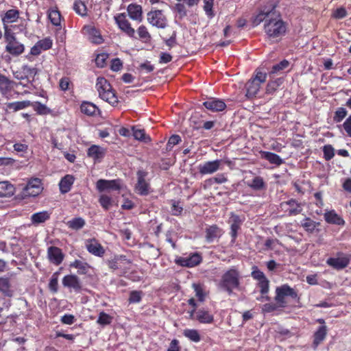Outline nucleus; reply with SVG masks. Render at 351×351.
I'll return each mask as SVG.
<instances>
[{
    "label": "nucleus",
    "instance_id": "obj_1",
    "mask_svg": "<svg viewBox=\"0 0 351 351\" xmlns=\"http://www.w3.org/2000/svg\"><path fill=\"white\" fill-rule=\"evenodd\" d=\"M241 273L238 268L232 266L226 270L219 282V289L226 292L229 295L233 293L234 289L239 290L241 286Z\"/></svg>",
    "mask_w": 351,
    "mask_h": 351
},
{
    "label": "nucleus",
    "instance_id": "obj_2",
    "mask_svg": "<svg viewBox=\"0 0 351 351\" xmlns=\"http://www.w3.org/2000/svg\"><path fill=\"white\" fill-rule=\"evenodd\" d=\"M275 15L264 24V31L270 38L282 36L287 32V23L282 21L280 13L276 11Z\"/></svg>",
    "mask_w": 351,
    "mask_h": 351
},
{
    "label": "nucleus",
    "instance_id": "obj_3",
    "mask_svg": "<svg viewBox=\"0 0 351 351\" xmlns=\"http://www.w3.org/2000/svg\"><path fill=\"white\" fill-rule=\"evenodd\" d=\"M96 88L101 99L113 106L118 104V98L114 90H112L111 85L104 77H99L97 78Z\"/></svg>",
    "mask_w": 351,
    "mask_h": 351
},
{
    "label": "nucleus",
    "instance_id": "obj_4",
    "mask_svg": "<svg viewBox=\"0 0 351 351\" xmlns=\"http://www.w3.org/2000/svg\"><path fill=\"white\" fill-rule=\"evenodd\" d=\"M276 5L272 1L267 2L264 5L259 8L257 14L254 16L252 19V23L254 26H257L261 23L270 19L271 17L275 16L276 12Z\"/></svg>",
    "mask_w": 351,
    "mask_h": 351
},
{
    "label": "nucleus",
    "instance_id": "obj_5",
    "mask_svg": "<svg viewBox=\"0 0 351 351\" xmlns=\"http://www.w3.org/2000/svg\"><path fill=\"white\" fill-rule=\"evenodd\" d=\"M148 172L141 169L136 172V183L134 186V191L141 196H147L152 192L151 185L146 180Z\"/></svg>",
    "mask_w": 351,
    "mask_h": 351
},
{
    "label": "nucleus",
    "instance_id": "obj_6",
    "mask_svg": "<svg viewBox=\"0 0 351 351\" xmlns=\"http://www.w3.org/2000/svg\"><path fill=\"white\" fill-rule=\"evenodd\" d=\"M285 297H290L294 300L298 298L297 291L288 284H284L276 288L274 300L280 307L286 306Z\"/></svg>",
    "mask_w": 351,
    "mask_h": 351
},
{
    "label": "nucleus",
    "instance_id": "obj_7",
    "mask_svg": "<svg viewBox=\"0 0 351 351\" xmlns=\"http://www.w3.org/2000/svg\"><path fill=\"white\" fill-rule=\"evenodd\" d=\"M147 21L151 25L158 29H165L168 26V20L162 10L152 8L147 14Z\"/></svg>",
    "mask_w": 351,
    "mask_h": 351
},
{
    "label": "nucleus",
    "instance_id": "obj_8",
    "mask_svg": "<svg viewBox=\"0 0 351 351\" xmlns=\"http://www.w3.org/2000/svg\"><path fill=\"white\" fill-rule=\"evenodd\" d=\"M245 218L243 215H239L232 212L230 213L228 223L230 226V235L231 237V243H234L238 236V232L244 222Z\"/></svg>",
    "mask_w": 351,
    "mask_h": 351
},
{
    "label": "nucleus",
    "instance_id": "obj_9",
    "mask_svg": "<svg viewBox=\"0 0 351 351\" xmlns=\"http://www.w3.org/2000/svg\"><path fill=\"white\" fill-rule=\"evenodd\" d=\"M337 257H330L326 260V264L332 268L339 271L348 266L351 261V256L338 252Z\"/></svg>",
    "mask_w": 351,
    "mask_h": 351
},
{
    "label": "nucleus",
    "instance_id": "obj_10",
    "mask_svg": "<svg viewBox=\"0 0 351 351\" xmlns=\"http://www.w3.org/2000/svg\"><path fill=\"white\" fill-rule=\"evenodd\" d=\"M114 19L119 28L124 32L128 36L132 38H136L135 36V30L131 27V24L126 19L125 13H119L114 16Z\"/></svg>",
    "mask_w": 351,
    "mask_h": 351
},
{
    "label": "nucleus",
    "instance_id": "obj_11",
    "mask_svg": "<svg viewBox=\"0 0 351 351\" xmlns=\"http://www.w3.org/2000/svg\"><path fill=\"white\" fill-rule=\"evenodd\" d=\"M202 261L201 255L197 253H192L187 256H179L175 259L176 265L185 267H193L198 265Z\"/></svg>",
    "mask_w": 351,
    "mask_h": 351
},
{
    "label": "nucleus",
    "instance_id": "obj_12",
    "mask_svg": "<svg viewBox=\"0 0 351 351\" xmlns=\"http://www.w3.org/2000/svg\"><path fill=\"white\" fill-rule=\"evenodd\" d=\"M43 189L41 180L37 178H32L23 189V194L25 197H36Z\"/></svg>",
    "mask_w": 351,
    "mask_h": 351
},
{
    "label": "nucleus",
    "instance_id": "obj_13",
    "mask_svg": "<svg viewBox=\"0 0 351 351\" xmlns=\"http://www.w3.org/2000/svg\"><path fill=\"white\" fill-rule=\"evenodd\" d=\"M121 180L99 179L96 182V189L99 192L106 191H119L121 189Z\"/></svg>",
    "mask_w": 351,
    "mask_h": 351
},
{
    "label": "nucleus",
    "instance_id": "obj_14",
    "mask_svg": "<svg viewBox=\"0 0 351 351\" xmlns=\"http://www.w3.org/2000/svg\"><path fill=\"white\" fill-rule=\"evenodd\" d=\"M221 160H215L201 163L198 165V170L200 174L207 175L212 174L220 169Z\"/></svg>",
    "mask_w": 351,
    "mask_h": 351
},
{
    "label": "nucleus",
    "instance_id": "obj_15",
    "mask_svg": "<svg viewBox=\"0 0 351 351\" xmlns=\"http://www.w3.org/2000/svg\"><path fill=\"white\" fill-rule=\"evenodd\" d=\"M280 207L288 213L289 216H295L302 211L301 204L295 199H290L280 204Z\"/></svg>",
    "mask_w": 351,
    "mask_h": 351
},
{
    "label": "nucleus",
    "instance_id": "obj_16",
    "mask_svg": "<svg viewBox=\"0 0 351 351\" xmlns=\"http://www.w3.org/2000/svg\"><path fill=\"white\" fill-rule=\"evenodd\" d=\"M203 106L212 112H221L226 108V104L221 99L209 97L203 102Z\"/></svg>",
    "mask_w": 351,
    "mask_h": 351
},
{
    "label": "nucleus",
    "instance_id": "obj_17",
    "mask_svg": "<svg viewBox=\"0 0 351 351\" xmlns=\"http://www.w3.org/2000/svg\"><path fill=\"white\" fill-rule=\"evenodd\" d=\"M106 263L110 269L123 271V265L131 264L132 261L128 259L125 255H114L113 258L108 260Z\"/></svg>",
    "mask_w": 351,
    "mask_h": 351
},
{
    "label": "nucleus",
    "instance_id": "obj_18",
    "mask_svg": "<svg viewBox=\"0 0 351 351\" xmlns=\"http://www.w3.org/2000/svg\"><path fill=\"white\" fill-rule=\"evenodd\" d=\"M85 245L87 251L95 256L102 257L105 254L104 247L95 239H87Z\"/></svg>",
    "mask_w": 351,
    "mask_h": 351
},
{
    "label": "nucleus",
    "instance_id": "obj_19",
    "mask_svg": "<svg viewBox=\"0 0 351 351\" xmlns=\"http://www.w3.org/2000/svg\"><path fill=\"white\" fill-rule=\"evenodd\" d=\"M62 285L65 287L73 289L77 293L82 289L80 278L74 274L66 275L62 279Z\"/></svg>",
    "mask_w": 351,
    "mask_h": 351
},
{
    "label": "nucleus",
    "instance_id": "obj_20",
    "mask_svg": "<svg viewBox=\"0 0 351 351\" xmlns=\"http://www.w3.org/2000/svg\"><path fill=\"white\" fill-rule=\"evenodd\" d=\"M47 256L51 263L56 265H59L63 261L64 255L60 248L51 246L47 249Z\"/></svg>",
    "mask_w": 351,
    "mask_h": 351
},
{
    "label": "nucleus",
    "instance_id": "obj_21",
    "mask_svg": "<svg viewBox=\"0 0 351 351\" xmlns=\"http://www.w3.org/2000/svg\"><path fill=\"white\" fill-rule=\"evenodd\" d=\"M106 149L99 145H93L88 148L87 156L98 162L105 156Z\"/></svg>",
    "mask_w": 351,
    "mask_h": 351
},
{
    "label": "nucleus",
    "instance_id": "obj_22",
    "mask_svg": "<svg viewBox=\"0 0 351 351\" xmlns=\"http://www.w3.org/2000/svg\"><path fill=\"white\" fill-rule=\"evenodd\" d=\"M81 112L89 117H95L101 114L99 108L93 103L84 101L80 105Z\"/></svg>",
    "mask_w": 351,
    "mask_h": 351
},
{
    "label": "nucleus",
    "instance_id": "obj_23",
    "mask_svg": "<svg viewBox=\"0 0 351 351\" xmlns=\"http://www.w3.org/2000/svg\"><path fill=\"white\" fill-rule=\"evenodd\" d=\"M327 326L326 325L319 326L313 334V341L312 348L316 350L318 346L325 339L327 335Z\"/></svg>",
    "mask_w": 351,
    "mask_h": 351
},
{
    "label": "nucleus",
    "instance_id": "obj_24",
    "mask_svg": "<svg viewBox=\"0 0 351 351\" xmlns=\"http://www.w3.org/2000/svg\"><path fill=\"white\" fill-rule=\"evenodd\" d=\"M128 16L132 20L141 22L143 17V10L140 5L136 3H130L127 8Z\"/></svg>",
    "mask_w": 351,
    "mask_h": 351
},
{
    "label": "nucleus",
    "instance_id": "obj_25",
    "mask_svg": "<svg viewBox=\"0 0 351 351\" xmlns=\"http://www.w3.org/2000/svg\"><path fill=\"white\" fill-rule=\"evenodd\" d=\"M261 158L267 160L269 163L280 166L285 162L284 160L278 154L267 151L260 152Z\"/></svg>",
    "mask_w": 351,
    "mask_h": 351
},
{
    "label": "nucleus",
    "instance_id": "obj_26",
    "mask_svg": "<svg viewBox=\"0 0 351 351\" xmlns=\"http://www.w3.org/2000/svg\"><path fill=\"white\" fill-rule=\"evenodd\" d=\"M195 320L200 324H212L214 322V316L208 310L200 308L196 312Z\"/></svg>",
    "mask_w": 351,
    "mask_h": 351
},
{
    "label": "nucleus",
    "instance_id": "obj_27",
    "mask_svg": "<svg viewBox=\"0 0 351 351\" xmlns=\"http://www.w3.org/2000/svg\"><path fill=\"white\" fill-rule=\"evenodd\" d=\"M320 226L319 222L312 220L310 217H305L301 221V226L308 234H313L315 232H319L320 230L317 226Z\"/></svg>",
    "mask_w": 351,
    "mask_h": 351
},
{
    "label": "nucleus",
    "instance_id": "obj_28",
    "mask_svg": "<svg viewBox=\"0 0 351 351\" xmlns=\"http://www.w3.org/2000/svg\"><path fill=\"white\" fill-rule=\"evenodd\" d=\"M325 221L330 224H335L338 226H343L345 221L342 217L339 216L334 210L326 211L324 213Z\"/></svg>",
    "mask_w": 351,
    "mask_h": 351
},
{
    "label": "nucleus",
    "instance_id": "obj_29",
    "mask_svg": "<svg viewBox=\"0 0 351 351\" xmlns=\"http://www.w3.org/2000/svg\"><path fill=\"white\" fill-rule=\"evenodd\" d=\"M261 84L253 80L252 78L248 80L245 84L246 97L247 98H252L256 95L259 91Z\"/></svg>",
    "mask_w": 351,
    "mask_h": 351
},
{
    "label": "nucleus",
    "instance_id": "obj_30",
    "mask_svg": "<svg viewBox=\"0 0 351 351\" xmlns=\"http://www.w3.org/2000/svg\"><path fill=\"white\" fill-rule=\"evenodd\" d=\"M74 182V178L71 175H66L59 182L60 191L62 194H65L70 191Z\"/></svg>",
    "mask_w": 351,
    "mask_h": 351
},
{
    "label": "nucleus",
    "instance_id": "obj_31",
    "mask_svg": "<svg viewBox=\"0 0 351 351\" xmlns=\"http://www.w3.org/2000/svg\"><path fill=\"white\" fill-rule=\"evenodd\" d=\"M221 235V230L216 225L210 226L206 229V239L208 243L213 242Z\"/></svg>",
    "mask_w": 351,
    "mask_h": 351
},
{
    "label": "nucleus",
    "instance_id": "obj_32",
    "mask_svg": "<svg viewBox=\"0 0 351 351\" xmlns=\"http://www.w3.org/2000/svg\"><path fill=\"white\" fill-rule=\"evenodd\" d=\"M24 45L16 40L13 43L5 46V51L14 56H18L23 53Z\"/></svg>",
    "mask_w": 351,
    "mask_h": 351
},
{
    "label": "nucleus",
    "instance_id": "obj_33",
    "mask_svg": "<svg viewBox=\"0 0 351 351\" xmlns=\"http://www.w3.org/2000/svg\"><path fill=\"white\" fill-rule=\"evenodd\" d=\"M247 186L254 191L265 190L267 184L261 176L254 177L250 182H247Z\"/></svg>",
    "mask_w": 351,
    "mask_h": 351
},
{
    "label": "nucleus",
    "instance_id": "obj_34",
    "mask_svg": "<svg viewBox=\"0 0 351 351\" xmlns=\"http://www.w3.org/2000/svg\"><path fill=\"white\" fill-rule=\"evenodd\" d=\"M14 188L7 181L0 182V198L10 197L14 195Z\"/></svg>",
    "mask_w": 351,
    "mask_h": 351
},
{
    "label": "nucleus",
    "instance_id": "obj_35",
    "mask_svg": "<svg viewBox=\"0 0 351 351\" xmlns=\"http://www.w3.org/2000/svg\"><path fill=\"white\" fill-rule=\"evenodd\" d=\"M228 181V178L224 173H218L215 177L206 179L204 181V187H210L214 184H223Z\"/></svg>",
    "mask_w": 351,
    "mask_h": 351
},
{
    "label": "nucleus",
    "instance_id": "obj_36",
    "mask_svg": "<svg viewBox=\"0 0 351 351\" xmlns=\"http://www.w3.org/2000/svg\"><path fill=\"white\" fill-rule=\"evenodd\" d=\"M50 218V213L48 211L44 210L34 213L31 216L32 223L34 225L45 222Z\"/></svg>",
    "mask_w": 351,
    "mask_h": 351
},
{
    "label": "nucleus",
    "instance_id": "obj_37",
    "mask_svg": "<svg viewBox=\"0 0 351 351\" xmlns=\"http://www.w3.org/2000/svg\"><path fill=\"white\" fill-rule=\"evenodd\" d=\"M14 83L5 75L0 73V93L5 95L12 89V85Z\"/></svg>",
    "mask_w": 351,
    "mask_h": 351
},
{
    "label": "nucleus",
    "instance_id": "obj_38",
    "mask_svg": "<svg viewBox=\"0 0 351 351\" xmlns=\"http://www.w3.org/2000/svg\"><path fill=\"white\" fill-rule=\"evenodd\" d=\"M0 291L5 296L11 297L12 295V291L11 290V285L8 277L3 276L0 278Z\"/></svg>",
    "mask_w": 351,
    "mask_h": 351
},
{
    "label": "nucleus",
    "instance_id": "obj_39",
    "mask_svg": "<svg viewBox=\"0 0 351 351\" xmlns=\"http://www.w3.org/2000/svg\"><path fill=\"white\" fill-rule=\"evenodd\" d=\"M171 10L176 13L175 18H178L180 21L187 15V10L184 3H177L173 6H171Z\"/></svg>",
    "mask_w": 351,
    "mask_h": 351
},
{
    "label": "nucleus",
    "instance_id": "obj_40",
    "mask_svg": "<svg viewBox=\"0 0 351 351\" xmlns=\"http://www.w3.org/2000/svg\"><path fill=\"white\" fill-rule=\"evenodd\" d=\"M90 40L95 44H101L103 43V38L99 32L94 27H88L87 29Z\"/></svg>",
    "mask_w": 351,
    "mask_h": 351
},
{
    "label": "nucleus",
    "instance_id": "obj_41",
    "mask_svg": "<svg viewBox=\"0 0 351 351\" xmlns=\"http://www.w3.org/2000/svg\"><path fill=\"white\" fill-rule=\"evenodd\" d=\"M70 267L77 269V274L80 275L86 274L90 267L88 263L80 260H75L70 264Z\"/></svg>",
    "mask_w": 351,
    "mask_h": 351
},
{
    "label": "nucleus",
    "instance_id": "obj_42",
    "mask_svg": "<svg viewBox=\"0 0 351 351\" xmlns=\"http://www.w3.org/2000/svg\"><path fill=\"white\" fill-rule=\"evenodd\" d=\"M85 224V220L80 217L73 218L66 223L68 228L74 230H79L82 229Z\"/></svg>",
    "mask_w": 351,
    "mask_h": 351
},
{
    "label": "nucleus",
    "instance_id": "obj_43",
    "mask_svg": "<svg viewBox=\"0 0 351 351\" xmlns=\"http://www.w3.org/2000/svg\"><path fill=\"white\" fill-rule=\"evenodd\" d=\"M183 335L194 343H198L201 341V336L196 329L186 328L184 330Z\"/></svg>",
    "mask_w": 351,
    "mask_h": 351
},
{
    "label": "nucleus",
    "instance_id": "obj_44",
    "mask_svg": "<svg viewBox=\"0 0 351 351\" xmlns=\"http://www.w3.org/2000/svg\"><path fill=\"white\" fill-rule=\"evenodd\" d=\"M289 65V62L287 60H282L278 63L274 64L272 65L271 70L269 71V75L271 74H280L282 71L287 69Z\"/></svg>",
    "mask_w": 351,
    "mask_h": 351
},
{
    "label": "nucleus",
    "instance_id": "obj_45",
    "mask_svg": "<svg viewBox=\"0 0 351 351\" xmlns=\"http://www.w3.org/2000/svg\"><path fill=\"white\" fill-rule=\"evenodd\" d=\"M19 11L18 10L11 9L5 13V15L2 19V21L4 25L5 23H13L19 18Z\"/></svg>",
    "mask_w": 351,
    "mask_h": 351
},
{
    "label": "nucleus",
    "instance_id": "obj_46",
    "mask_svg": "<svg viewBox=\"0 0 351 351\" xmlns=\"http://www.w3.org/2000/svg\"><path fill=\"white\" fill-rule=\"evenodd\" d=\"M32 105L30 101H14L7 104L8 108L10 110H13L14 112L25 109Z\"/></svg>",
    "mask_w": 351,
    "mask_h": 351
},
{
    "label": "nucleus",
    "instance_id": "obj_47",
    "mask_svg": "<svg viewBox=\"0 0 351 351\" xmlns=\"http://www.w3.org/2000/svg\"><path fill=\"white\" fill-rule=\"evenodd\" d=\"M133 136L136 140L147 143L151 141L150 137L146 136L143 129H136L135 126L132 127Z\"/></svg>",
    "mask_w": 351,
    "mask_h": 351
},
{
    "label": "nucleus",
    "instance_id": "obj_48",
    "mask_svg": "<svg viewBox=\"0 0 351 351\" xmlns=\"http://www.w3.org/2000/svg\"><path fill=\"white\" fill-rule=\"evenodd\" d=\"M283 81L284 79L282 77H279L275 80L268 82L266 87V93L267 94H273L282 84Z\"/></svg>",
    "mask_w": 351,
    "mask_h": 351
},
{
    "label": "nucleus",
    "instance_id": "obj_49",
    "mask_svg": "<svg viewBox=\"0 0 351 351\" xmlns=\"http://www.w3.org/2000/svg\"><path fill=\"white\" fill-rule=\"evenodd\" d=\"M112 317L108 313L101 311L99 313L97 323L101 326H105L111 324Z\"/></svg>",
    "mask_w": 351,
    "mask_h": 351
},
{
    "label": "nucleus",
    "instance_id": "obj_50",
    "mask_svg": "<svg viewBox=\"0 0 351 351\" xmlns=\"http://www.w3.org/2000/svg\"><path fill=\"white\" fill-rule=\"evenodd\" d=\"M213 3L214 0H204V10L208 18L210 19L215 16V13L213 10Z\"/></svg>",
    "mask_w": 351,
    "mask_h": 351
},
{
    "label": "nucleus",
    "instance_id": "obj_51",
    "mask_svg": "<svg viewBox=\"0 0 351 351\" xmlns=\"http://www.w3.org/2000/svg\"><path fill=\"white\" fill-rule=\"evenodd\" d=\"M58 272L53 273L49 282V289L53 293H56L58 290Z\"/></svg>",
    "mask_w": 351,
    "mask_h": 351
},
{
    "label": "nucleus",
    "instance_id": "obj_52",
    "mask_svg": "<svg viewBox=\"0 0 351 351\" xmlns=\"http://www.w3.org/2000/svg\"><path fill=\"white\" fill-rule=\"evenodd\" d=\"M193 288L195 293V295L197 297L199 302H204L205 300L206 293L203 286L200 284H193Z\"/></svg>",
    "mask_w": 351,
    "mask_h": 351
},
{
    "label": "nucleus",
    "instance_id": "obj_53",
    "mask_svg": "<svg viewBox=\"0 0 351 351\" xmlns=\"http://www.w3.org/2000/svg\"><path fill=\"white\" fill-rule=\"evenodd\" d=\"M143 295V293L141 291H132L130 293L128 301L130 304L139 303Z\"/></svg>",
    "mask_w": 351,
    "mask_h": 351
},
{
    "label": "nucleus",
    "instance_id": "obj_54",
    "mask_svg": "<svg viewBox=\"0 0 351 351\" xmlns=\"http://www.w3.org/2000/svg\"><path fill=\"white\" fill-rule=\"evenodd\" d=\"M348 111L346 110V108L343 107L338 108L337 110L335 112L333 121L335 123H340L346 117Z\"/></svg>",
    "mask_w": 351,
    "mask_h": 351
},
{
    "label": "nucleus",
    "instance_id": "obj_55",
    "mask_svg": "<svg viewBox=\"0 0 351 351\" xmlns=\"http://www.w3.org/2000/svg\"><path fill=\"white\" fill-rule=\"evenodd\" d=\"M23 74L27 76V78L32 77V80L34 77L38 73V69L36 67H31L27 64L22 66Z\"/></svg>",
    "mask_w": 351,
    "mask_h": 351
},
{
    "label": "nucleus",
    "instance_id": "obj_56",
    "mask_svg": "<svg viewBox=\"0 0 351 351\" xmlns=\"http://www.w3.org/2000/svg\"><path fill=\"white\" fill-rule=\"evenodd\" d=\"M108 53H101L97 55L95 58V64L99 68H104L106 65V61L108 58Z\"/></svg>",
    "mask_w": 351,
    "mask_h": 351
},
{
    "label": "nucleus",
    "instance_id": "obj_57",
    "mask_svg": "<svg viewBox=\"0 0 351 351\" xmlns=\"http://www.w3.org/2000/svg\"><path fill=\"white\" fill-rule=\"evenodd\" d=\"M324 158L326 161L330 160L335 156V149L331 145H326L322 148Z\"/></svg>",
    "mask_w": 351,
    "mask_h": 351
},
{
    "label": "nucleus",
    "instance_id": "obj_58",
    "mask_svg": "<svg viewBox=\"0 0 351 351\" xmlns=\"http://www.w3.org/2000/svg\"><path fill=\"white\" fill-rule=\"evenodd\" d=\"M48 17L53 25L58 26L60 25V13L59 11L56 10H51Z\"/></svg>",
    "mask_w": 351,
    "mask_h": 351
},
{
    "label": "nucleus",
    "instance_id": "obj_59",
    "mask_svg": "<svg viewBox=\"0 0 351 351\" xmlns=\"http://www.w3.org/2000/svg\"><path fill=\"white\" fill-rule=\"evenodd\" d=\"M99 202L101 207L105 210H109L110 207L112 206V198L106 195H101L99 197Z\"/></svg>",
    "mask_w": 351,
    "mask_h": 351
},
{
    "label": "nucleus",
    "instance_id": "obj_60",
    "mask_svg": "<svg viewBox=\"0 0 351 351\" xmlns=\"http://www.w3.org/2000/svg\"><path fill=\"white\" fill-rule=\"evenodd\" d=\"M137 69L140 73H149L154 71V66L149 61L147 60L145 62L141 63Z\"/></svg>",
    "mask_w": 351,
    "mask_h": 351
},
{
    "label": "nucleus",
    "instance_id": "obj_61",
    "mask_svg": "<svg viewBox=\"0 0 351 351\" xmlns=\"http://www.w3.org/2000/svg\"><path fill=\"white\" fill-rule=\"evenodd\" d=\"M251 276L258 281L265 280L267 278L265 274L261 271L258 267L256 265L252 266V272H251Z\"/></svg>",
    "mask_w": 351,
    "mask_h": 351
},
{
    "label": "nucleus",
    "instance_id": "obj_62",
    "mask_svg": "<svg viewBox=\"0 0 351 351\" xmlns=\"http://www.w3.org/2000/svg\"><path fill=\"white\" fill-rule=\"evenodd\" d=\"M4 29V38L7 43L6 45H9L13 43L14 41L17 40L14 34L11 32V30L6 25H5Z\"/></svg>",
    "mask_w": 351,
    "mask_h": 351
},
{
    "label": "nucleus",
    "instance_id": "obj_63",
    "mask_svg": "<svg viewBox=\"0 0 351 351\" xmlns=\"http://www.w3.org/2000/svg\"><path fill=\"white\" fill-rule=\"evenodd\" d=\"M35 111L39 114H46L49 112V109L40 101H36L33 104Z\"/></svg>",
    "mask_w": 351,
    "mask_h": 351
},
{
    "label": "nucleus",
    "instance_id": "obj_64",
    "mask_svg": "<svg viewBox=\"0 0 351 351\" xmlns=\"http://www.w3.org/2000/svg\"><path fill=\"white\" fill-rule=\"evenodd\" d=\"M180 141L181 137L178 134L171 135L168 140L167 149L171 150L174 145H178Z\"/></svg>",
    "mask_w": 351,
    "mask_h": 351
}]
</instances>
